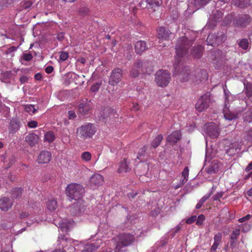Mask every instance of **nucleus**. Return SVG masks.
I'll return each mask as SVG.
<instances>
[{"mask_svg":"<svg viewBox=\"0 0 252 252\" xmlns=\"http://www.w3.org/2000/svg\"><path fill=\"white\" fill-rule=\"evenodd\" d=\"M196 217L195 216H191V217L189 218L188 220H186V222L188 224H191L196 221Z\"/></svg>","mask_w":252,"mask_h":252,"instance_id":"56","label":"nucleus"},{"mask_svg":"<svg viewBox=\"0 0 252 252\" xmlns=\"http://www.w3.org/2000/svg\"><path fill=\"white\" fill-rule=\"evenodd\" d=\"M59 241L60 242V244L62 245L63 247H64L66 246L65 244L66 243L68 242L70 244L71 243V241L72 240L67 238H65V236L63 235H60L59 236Z\"/></svg>","mask_w":252,"mask_h":252,"instance_id":"39","label":"nucleus"},{"mask_svg":"<svg viewBox=\"0 0 252 252\" xmlns=\"http://www.w3.org/2000/svg\"><path fill=\"white\" fill-rule=\"evenodd\" d=\"M19 128V123L15 120H11L10 123V132L13 133L16 132Z\"/></svg>","mask_w":252,"mask_h":252,"instance_id":"32","label":"nucleus"},{"mask_svg":"<svg viewBox=\"0 0 252 252\" xmlns=\"http://www.w3.org/2000/svg\"><path fill=\"white\" fill-rule=\"evenodd\" d=\"M91 157L92 156L91 153L88 152H85L81 155L82 158L86 161L90 160L91 159Z\"/></svg>","mask_w":252,"mask_h":252,"instance_id":"42","label":"nucleus"},{"mask_svg":"<svg viewBox=\"0 0 252 252\" xmlns=\"http://www.w3.org/2000/svg\"><path fill=\"white\" fill-rule=\"evenodd\" d=\"M147 48L146 43L143 41H137L135 44V50L137 54H141Z\"/></svg>","mask_w":252,"mask_h":252,"instance_id":"23","label":"nucleus"},{"mask_svg":"<svg viewBox=\"0 0 252 252\" xmlns=\"http://www.w3.org/2000/svg\"><path fill=\"white\" fill-rule=\"evenodd\" d=\"M163 139V136L161 134L158 135L151 143V146L154 148H156L160 144Z\"/></svg>","mask_w":252,"mask_h":252,"instance_id":"31","label":"nucleus"},{"mask_svg":"<svg viewBox=\"0 0 252 252\" xmlns=\"http://www.w3.org/2000/svg\"><path fill=\"white\" fill-rule=\"evenodd\" d=\"M25 110L31 114H33L36 112L37 109L35 108V105L28 104L25 106Z\"/></svg>","mask_w":252,"mask_h":252,"instance_id":"38","label":"nucleus"},{"mask_svg":"<svg viewBox=\"0 0 252 252\" xmlns=\"http://www.w3.org/2000/svg\"><path fill=\"white\" fill-rule=\"evenodd\" d=\"M245 121L251 122L252 121V111H251L248 115V116H247L245 119Z\"/></svg>","mask_w":252,"mask_h":252,"instance_id":"60","label":"nucleus"},{"mask_svg":"<svg viewBox=\"0 0 252 252\" xmlns=\"http://www.w3.org/2000/svg\"><path fill=\"white\" fill-rule=\"evenodd\" d=\"M51 154L48 151H42L38 157L37 161L40 164L46 163L50 161Z\"/></svg>","mask_w":252,"mask_h":252,"instance_id":"17","label":"nucleus"},{"mask_svg":"<svg viewBox=\"0 0 252 252\" xmlns=\"http://www.w3.org/2000/svg\"><path fill=\"white\" fill-rule=\"evenodd\" d=\"M100 84L99 83H96L93 85L91 87V91L93 92H97L100 87Z\"/></svg>","mask_w":252,"mask_h":252,"instance_id":"50","label":"nucleus"},{"mask_svg":"<svg viewBox=\"0 0 252 252\" xmlns=\"http://www.w3.org/2000/svg\"><path fill=\"white\" fill-rule=\"evenodd\" d=\"M104 182V178L102 175L99 174H94L90 179L91 185L95 186H101Z\"/></svg>","mask_w":252,"mask_h":252,"instance_id":"19","label":"nucleus"},{"mask_svg":"<svg viewBox=\"0 0 252 252\" xmlns=\"http://www.w3.org/2000/svg\"><path fill=\"white\" fill-rule=\"evenodd\" d=\"M65 191L66 195L70 199L79 200L83 197L85 190L82 185L71 183L66 187Z\"/></svg>","mask_w":252,"mask_h":252,"instance_id":"5","label":"nucleus"},{"mask_svg":"<svg viewBox=\"0 0 252 252\" xmlns=\"http://www.w3.org/2000/svg\"><path fill=\"white\" fill-rule=\"evenodd\" d=\"M239 46L243 50H247L249 46V40L246 38H243L237 41Z\"/></svg>","mask_w":252,"mask_h":252,"instance_id":"33","label":"nucleus"},{"mask_svg":"<svg viewBox=\"0 0 252 252\" xmlns=\"http://www.w3.org/2000/svg\"><path fill=\"white\" fill-rule=\"evenodd\" d=\"M210 103V95L204 94L198 100L195 105V108L198 112H201L207 109Z\"/></svg>","mask_w":252,"mask_h":252,"instance_id":"9","label":"nucleus"},{"mask_svg":"<svg viewBox=\"0 0 252 252\" xmlns=\"http://www.w3.org/2000/svg\"><path fill=\"white\" fill-rule=\"evenodd\" d=\"M32 5V2L29 0H24L20 3V6L22 9H28Z\"/></svg>","mask_w":252,"mask_h":252,"instance_id":"40","label":"nucleus"},{"mask_svg":"<svg viewBox=\"0 0 252 252\" xmlns=\"http://www.w3.org/2000/svg\"><path fill=\"white\" fill-rule=\"evenodd\" d=\"M74 223V221L72 220H62L56 224L63 232H67L72 228Z\"/></svg>","mask_w":252,"mask_h":252,"instance_id":"15","label":"nucleus"},{"mask_svg":"<svg viewBox=\"0 0 252 252\" xmlns=\"http://www.w3.org/2000/svg\"><path fill=\"white\" fill-rule=\"evenodd\" d=\"M171 32L164 27H160L158 30V37L160 40H169Z\"/></svg>","mask_w":252,"mask_h":252,"instance_id":"16","label":"nucleus"},{"mask_svg":"<svg viewBox=\"0 0 252 252\" xmlns=\"http://www.w3.org/2000/svg\"><path fill=\"white\" fill-rule=\"evenodd\" d=\"M222 18V13L221 11L216 10L213 12L212 20L213 22L220 21Z\"/></svg>","mask_w":252,"mask_h":252,"instance_id":"34","label":"nucleus"},{"mask_svg":"<svg viewBox=\"0 0 252 252\" xmlns=\"http://www.w3.org/2000/svg\"><path fill=\"white\" fill-rule=\"evenodd\" d=\"M192 42L186 37H181L177 41L176 46V56L174 66L175 69L178 68V64L182 62L184 55L186 54L188 49L191 46Z\"/></svg>","mask_w":252,"mask_h":252,"instance_id":"2","label":"nucleus"},{"mask_svg":"<svg viewBox=\"0 0 252 252\" xmlns=\"http://www.w3.org/2000/svg\"><path fill=\"white\" fill-rule=\"evenodd\" d=\"M205 220V217L203 215H200L196 218V224L197 225H201Z\"/></svg>","mask_w":252,"mask_h":252,"instance_id":"47","label":"nucleus"},{"mask_svg":"<svg viewBox=\"0 0 252 252\" xmlns=\"http://www.w3.org/2000/svg\"><path fill=\"white\" fill-rule=\"evenodd\" d=\"M12 203L8 197H3L0 199V208L4 211H7L12 206Z\"/></svg>","mask_w":252,"mask_h":252,"instance_id":"21","label":"nucleus"},{"mask_svg":"<svg viewBox=\"0 0 252 252\" xmlns=\"http://www.w3.org/2000/svg\"><path fill=\"white\" fill-rule=\"evenodd\" d=\"M22 192V189L20 188H15L12 190V196L13 198L19 199L21 197Z\"/></svg>","mask_w":252,"mask_h":252,"instance_id":"35","label":"nucleus"},{"mask_svg":"<svg viewBox=\"0 0 252 252\" xmlns=\"http://www.w3.org/2000/svg\"><path fill=\"white\" fill-rule=\"evenodd\" d=\"M149 8L159 7L162 3L161 0H146Z\"/></svg>","mask_w":252,"mask_h":252,"instance_id":"28","label":"nucleus"},{"mask_svg":"<svg viewBox=\"0 0 252 252\" xmlns=\"http://www.w3.org/2000/svg\"><path fill=\"white\" fill-rule=\"evenodd\" d=\"M123 75V70L119 68L114 69L110 76L109 83L112 86L117 85L121 80Z\"/></svg>","mask_w":252,"mask_h":252,"instance_id":"11","label":"nucleus"},{"mask_svg":"<svg viewBox=\"0 0 252 252\" xmlns=\"http://www.w3.org/2000/svg\"><path fill=\"white\" fill-rule=\"evenodd\" d=\"M146 147L144 146L139 150L137 158L140 160H143L144 159L143 158L147 156V153L146 152Z\"/></svg>","mask_w":252,"mask_h":252,"instance_id":"37","label":"nucleus"},{"mask_svg":"<svg viewBox=\"0 0 252 252\" xmlns=\"http://www.w3.org/2000/svg\"><path fill=\"white\" fill-rule=\"evenodd\" d=\"M203 51V47L201 45H198L193 48L191 54L194 58L199 59L202 56Z\"/></svg>","mask_w":252,"mask_h":252,"instance_id":"26","label":"nucleus"},{"mask_svg":"<svg viewBox=\"0 0 252 252\" xmlns=\"http://www.w3.org/2000/svg\"><path fill=\"white\" fill-rule=\"evenodd\" d=\"M17 49V47H16L11 46L7 49V50L5 51V54L6 55L10 54L11 53H12V52L16 51Z\"/></svg>","mask_w":252,"mask_h":252,"instance_id":"55","label":"nucleus"},{"mask_svg":"<svg viewBox=\"0 0 252 252\" xmlns=\"http://www.w3.org/2000/svg\"><path fill=\"white\" fill-rule=\"evenodd\" d=\"M29 215L28 213L26 212H22L20 214V217L21 219L25 218L28 217Z\"/></svg>","mask_w":252,"mask_h":252,"instance_id":"64","label":"nucleus"},{"mask_svg":"<svg viewBox=\"0 0 252 252\" xmlns=\"http://www.w3.org/2000/svg\"><path fill=\"white\" fill-rule=\"evenodd\" d=\"M240 233V229H236L232 231L230 238V244L232 248H234L236 246V242L237 241L238 236Z\"/></svg>","mask_w":252,"mask_h":252,"instance_id":"22","label":"nucleus"},{"mask_svg":"<svg viewBox=\"0 0 252 252\" xmlns=\"http://www.w3.org/2000/svg\"><path fill=\"white\" fill-rule=\"evenodd\" d=\"M37 122L35 121H32L28 123V126L30 128H35L37 126Z\"/></svg>","mask_w":252,"mask_h":252,"instance_id":"54","label":"nucleus"},{"mask_svg":"<svg viewBox=\"0 0 252 252\" xmlns=\"http://www.w3.org/2000/svg\"><path fill=\"white\" fill-rule=\"evenodd\" d=\"M187 182V180L186 179H182L180 182L175 186L174 188L177 189L182 187Z\"/></svg>","mask_w":252,"mask_h":252,"instance_id":"53","label":"nucleus"},{"mask_svg":"<svg viewBox=\"0 0 252 252\" xmlns=\"http://www.w3.org/2000/svg\"><path fill=\"white\" fill-rule=\"evenodd\" d=\"M95 131L96 128L94 126L89 123L77 128L76 133L81 138L86 139L92 137Z\"/></svg>","mask_w":252,"mask_h":252,"instance_id":"7","label":"nucleus"},{"mask_svg":"<svg viewBox=\"0 0 252 252\" xmlns=\"http://www.w3.org/2000/svg\"><path fill=\"white\" fill-rule=\"evenodd\" d=\"M218 169V165L214 164H211L209 166L208 169V172L209 173H212L213 172H215Z\"/></svg>","mask_w":252,"mask_h":252,"instance_id":"46","label":"nucleus"},{"mask_svg":"<svg viewBox=\"0 0 252 252\" xmlns=\"http://www.w3.org/2000/svg\"><path fill=\"white\" fill-rule=\"evenodd\" d=\"M179 79L182 82H187L191 81L194 83H199V82L206 80L207 79V73L205 70H200L195 74H191V71L188 67H185L178 75Z\"/></svg>","mask_w":252,"mask_h":252,"instance_id":"1","label":"nucleus"},{"mask_svg":"<svg viewBox=\"0 0 252 252\" xmlns=\"http://www.w3.org/2000/svg\"><path fill=\"white\" fill-rule=\"evenodd\" d=\"M33 58L32 54L30 53H25L23 54L22 60L25 61H30Z\"/></svg>","mask_w":252,"mask_h":252,"instance_id":"41","label":"nucleus"},{"mask_svg":"<svg viewBox=\"0 0 252 252\" xmlns=\"http://www.w3.org/2000/svg\"><path fill=\"white\" fill-rule=\"evenodd\" d=\"M152 71L153 67L151 62L136 60L132 66L130 74L132 77H136L140 72L150 74Z\"/></svg>","mask_w":252,"mask_h":252,"instance_id":"3","label":"nucleus"},{"mask_svg":"<svg viewBox=\"0 0 252 252\" xmlns=\"http://www.w3.org/2000/svg\"><path fill=\"white\" fill-rule=\"evenodd\" d=\"M233 4L240 8H244L250 4V0H232Z\"/></svg>","mask_w":252,"mask_h":252,"instance_id":"27","label":"nucleus"},{"mask_svg":"<svg viewBox=\"0 0 252 252\" xmlns=\"http://www.w3.org/2000/svg\"><path fill=\"white\" fill-rule=\"evenodd\" d=\"M222 238V234L220 233H218L214 236V241L220 243Z\"/></svg>","mask_w":252,"mask_h":252,"instance_id":"52","label":"nucleus"},{"mask_svg":"<svg viewBox=\"0 0 252 252\" xmlns=\"http://www.w3.org/2000/svg\"><path fill=\"white\" fill-rule=\"evenodd\" d=\"M226 39V36L223 32L216 34H210L206 40L208 45L213 46H218Z\"/></svg>","mask_w":252,"mask_h":252,"instance_id":"8","label":"nucleus"},{"mask_svg":"<svg viewBox=\"0 0 252 252\" xmlns=\"http://www.w3.org/2000/svg\"><path fill=\"white\" fill-rule=\"evenodd\" d=\"M119 240L114 249V252H124L125 247L132 244L135 240L133 235L124 233L119 235Z\"/></svg>","mask_w":252,"mask_h":252,"instance_id":"4","label":"nucleus"},{"mask_svg":"<svg viewBox=\"0 0 252 252\" xmlns=\"http://www.w3.org/2000/svg\"><path fill=\"white\" fill-rule=\"evenodd\" d=\"M76 117L75 113L72 110H69L68 111V118L70 120H73Z\"/></svg>","mask_w":252,"mask_h":252,"instance_id":"49","label":"nucleus"},{"mask_svg":"<svg viewBox=\"0 0 252 252\" xmlns=\"http://www.w3.org/2000/svg\"><path fill=\"white\" fill-rule=\"evenodd\" d=\"M220 243L214 241V243L211 247V251L212 252H214L215 251H216V250H217V249L218 247L219 246V245H220Z\"/></svg>","mask_w":252,"mask_h":252,"instance_id":"57","label":"nucleus"},{"mask_svg":"<svg viewBox=\"0 0 252 252\" xmlns=\"http://www.w3.org/2000/svg\"><path fill=\"white\" fill-rule=\"evenodd\" d=\"M53 71V67L52 66H48L46 67L45 71L47 73H51Z\"/></svg>","mask_w":252,"mask_h":252,"instance_id":"61","label":"nucleus"},{"mask_svg":"<svg viewBox=\"0 0 252 252\" xmlns=\"http://www.w3.org/2000/svg\"><path fill=\"white\" fill-rule=\"evenodd\" d=\"M181 133L179 131H175L170 134L166 138L168 142L171 144H175L180 140Z\"/></svg>","mask_w":252,"mask_h":252,"instance_id":"20","label":"nucleus"},{"mask_svg":"<svg viewBox=\"0 0 252 252\" xmlns=\"http://www.w3.org/2000/svg\"><path fill=\"white\" fill-rule=\"evenodd\" d=\"M55 139V135L52 131H47L44 135V140L48 143H51Z\"/></svg>","mask_w":252,"mask_h":252,"instance_id":"29","label":"nucleus"},{"mask_svg":"<svg viewBox=\"0 0 252 252\" xmlns=\"http://www.w3.org/2000/svg\"><path fill=\"white\" fill-rule=\"evenodd\" d=\"M171 74L166 70H159L155 74V81L161 87H166L170 81Z\"/></svg>","mask_w":252,"mask_h":252,"instance_id":"6","label":"nucleus"},{"mask_svg":"<svg viewBox=\"0 0 252 252\" xmlns=\"http://www.w3.org/2000/svg\"><path fill=\"white\" fill-rule=\"evenodd\" d=\"M79 112L82 115L87 114L91 109V107L86 101H83L78 107Z\"/></svg>","mask_w":252,"mask_h":252,"instance_id":"25","label":"nucleus"},{"mask_svg":"<svg viewBox=\"0 0 252 252\" xmlns=\"http://www.w3.org/2000/svg\"><path fill=\"white\" fill-rule=\"evenodd\" d=\"M250 218H251V216L250 215H247L245 217L240 219L239 220L240 222H244L246 220H249L250 219Z\"/></svg>","mask_w":252,"mask_h":252,"instance_id":"59","label":"nucleus"},{"mask_svg":"<svg viewBox=\"0 0 252 252\" xmlns=\"http://www.w3.org/2000/svg\"><path fill=\"white\" fill-rule=\"evenodd\" d=\"M57 207V202L55 200L49 201L47 203V208L50 211L55 210Z\"/></svg>","mask_w":252,"mask_h":252,"instance_id":"36","label":"nucleus"},{"mask_svg":"<svg viewBox=\"0 0 252 252\" xmlns=\"http://www.w3.org/2000/svg\"><path fill=\"white\" fill-rule=\"evenodd\" d=\"M211 0H194V4L196 6H201L208 3Z\"/></svg>","mask_w":252,"mask_h":252,"instance_id":"43","label":"nucleus"},{"mask_svg":"<svg viewBox=\"0 0 252 252\" xmlns=\"http://www.w3.org/2000/svg\"><path fill=\"white\" fill-rule=\"evenodd\" d=\"M251 17L247 14L236 16L234 19V25L237 27L245 28L251 22Z\"/></svg>","mask_w":252,"mask_h":252,"instance_id":"10","label":"nucleus"},{"mask_svg":"<svg viewBox=\"0 0 252 252\" xmlns=\"http://www.w3.org/2000/svg\"><path fill=\"white\" fill-rule=\"evenodd\" d=\"M189 174V169L188 167H186L182 172V177L183 179L188 180Z\"/></svg>","mask_w":252,"mask_h":252,"instance_id":"45","label":"nucleus"},{"mask_svg":"<svg viewBox=\"0 0 252 252\" xmlns=\"http://www.w3.org/2000/svg\"><path fill=\"white\" fill-rule=\"evenodd\" d=\"M28 78L25 75H23L20 78V81L22 84L27 82L28 81Z\"/></svg>","mask_w":252,"mask_h":252,"instance_id":"58","label":"nucleus"},{"mask_svg":"<svg viewBox=\"0 0 252 252\" xmlns=\"http://www.w3.org/2000/svg\"><path fill=\"white\" fill-rule=\"evenodd\" d=\"M38 139V135L34 133H30L26 137V141L32 146L35 145Z\"/></svg>","mask_w":252,"mask_h":252,"instance_id":"24","label":"nucleus"},{"mask_svg":"<svg viewBox=\"0 0 252 252\" xmlns=\"http://www.w3.org/2000/svg\"><path fill=\"white\" fill-rule=\"evenodd\" d=\"M103 243L101 240L99 239L93 243L87 244L84 246L81 252H94L97 249L102 246Z\"/></svg>","mask_w":252,"mask_h":252,"instance_id":"13","label":"nucleus"},{"mask_svg":"<svg viewBox=\"0 0 252 252\" xmlns=\"http://www.w3.org/2000/svg\"><path fill=\"white\" fill-rule=\"evenodd\" d=\"M129 170V168L128 167L127 163L126 160L124 159L123 161H122L120 163L119 165V167L118 169V171L119 172H126L128 171Z\"/></svg>","mask_w":252,"mask_h":252,"instance_id":"30","label":"nucleus"},{"mask_svg":"<svg viewBox=\"0 0 252 252\" xmlns=\"http://www.w3.org/2000/svg\"><path fill=\"white\" fill-rule=\"evenodd\" d=\"M101 117L103 120L107 121L108 119H113L118 116L115 111L110 107H106L100 112Z\"/></svg>","mask_w":252,"mask_h":252,"instance_id":"14","label":"nucleus"},{"mask_svg":"<svg viewBox=\"0 0 252 252\" xmlns=\"http://www.w3.org/2000/svg\"><path fill=\"white\" fill-rule=\"evenodd\" d=\"M68 57V55L67 52H63L61 53L60 56V59L61 60H62L63 61H64L67 59Z\"/></svg>","mask_w":252,"mask_h":252,"instance_id":"48","label":"nucleus"},{"mask_svg":"<svg viewBox=\"0 0 252 252\" xmlns=\"http://www.w3.org/2000/svg\"><path fill=\"white\" fill-rule=\"evenodd\" d=\"M34 78L36 80L40 81L42 79V75L39 73H36L34 75Z\"/></svg>","mask_w":252,"mask_h":252,"instance_id":"63","label":"nucleus"},{"mask_svg":"<svg viewBox=\"0 0 252 252\" xmlns=\"http://www.w3.org/2000/svg\"><path fill=\"white\" fill-rule=\"evenodd\" d=\"M223 194L224 192L222 191L218 192L215 195L213 196V199L214 200H218L222 197Z\"/></svg>","mask_w":252,"mask_h":252,"instance_id":"51","label":"nucleus"},{"mask_svg":"<svg viewBox=\"0 0 252 252\" xmlns=\"http://www.w3.org/2000/svg\"><path fill=\"white\" fill-rule=\"evenodd\" d=\"M204 130L206 134L212 138H217L220 134L218 127L217 125L214 123H210L206 124L204 126Z\"/></svg>","mask_w":252,"mask_h":252,"instance_id":"12","label":"nucleus"},{"mask_svg":"<svg viewBox=\"0 0 252 252\" xmlns=\"http://www.w3.org/2000/svg\"><path fill=\"white\" fill-rule=\"evenodd\" d=\"M88 12V9L86 8H82L80 9L79 12L82 14H86Z\"/></svg>","mask_w":252,"mask_h":252,"instance_id":"62","label":"nucleus"},{"mask_svg":"<svg viewBox=\"0 0 252 252\" xmlns=\"http://www.w3.org/2000/svg\"><path fill=\"white\" fill-rule=\"evenodd\" d=\"M76 208H78V203L73 204L70 208V211L73 214H77L81 211L80 208L77 209V210H76L75 209Z\"/></svg>","mask_w":252,"mask_h":252,"instance_id":"44","label":"nucleus"},{"mask_svg":"<svg viewBox=\"0 0 252 252\" xmlns=\"http://www.w3.org/2000/svg\"><path fill=\"white\" fill-rule=\"evenodd\" d=\"M224 93L225 95V107L223 110V115L225 119L231 121L236 118V115L233 113L230 112L227 107V104H226V101L228 100V96L226 95V92L224 90Z\"/></svg>","mask_w":252,"mask_h":252,"instance_id":"18","label":"nucleus"}]
</instances>
